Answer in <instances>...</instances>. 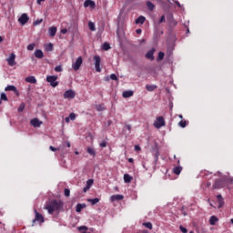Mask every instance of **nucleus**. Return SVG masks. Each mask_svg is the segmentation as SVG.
<instances>
[{"label":"nucleus","instance_id":"1","mask_svg":"<svg viewBox=\"0 0 233 233\" xmlns=\"http://www.w3.org/2000/svg\"><path fill=\"white\" fill-rule=\"evenodd\" d=\"M63 207V201L61 200H52L47 202L45 205V209L47 210L48 214H54V212H57V210H61Z\"/></svg>","mask_w":233,"mask_h":233},{"label":"nucleus","instance_id":"2","mask_svg":"<svg viewBox=\"0 0 233 233\" xmlns=\"http://www.w3.org/2000/svg\"><path fill=\"white\" fill-rule=\"evenodd\" d=\"M225 187H227V180H225V178H218L215 181V184L213 185V189L225 188Z\"/></svg>","mask_w":233,"mask_h":233},{"label":"nucleus","instance_id":"3","mask_svg":"<svg viewBox=\"0 0 233 233\" xmlns=\"http://www.w3.org/2000/svg\"><path fill=\"white\" fill-rule=\"evenodd\" d=\"M36 221L38 223H45V218L43 217V215L37 212V209H35V219H33L32 227L35 225Z\"/></svg>","mask_w":233,"mask_h":233},{"label":"nucleus","instance_id":"4","mask_svg":"<svg viewBox=\"0 0 233 233\" xmlns=\"http://www.w3.org/2000/svg\"><path fill=\"white\" fill-rule=\"evenodd\" d=\"M46 81H47V83H50L51 86H53L54 88H56V86H57L59 85V82H56L57 81L56 76H46Z\"/></svg>","mask_w":233,"mask_h":233},{"label":"nucleus","instance_id":"5","mask_svg":"<svg viewBox=\"0 0 233 233\" xmlns=\"http://www.w3.org/2000/svg\"><path fill=\"white\" fill-rule=\"evenodd\" d=\"M155 128H161L165 127V118L163 116H157L154 122Z\"/></svg>","mask_w":233,"mask_h":233},{"label":"nucleus","instance_id":"6","mask_svg":"<svg viewBox=\"0 0 233 233\" xmlns=\"http://www.w3.org/2000/svg\"><path fill=\"white\" fill-rule=\"evenodd\" d=\"M83 65V57L79 56L75 63L72 64V68L75 70V72H77L81 68V66Z\"/></svg>","mask_w":233,"mask_h":233},{"label":"nucleus","instance_id":"7","mask_svg":"<svg viewBox=\"0 0 233 233\" xmlns=\"http://www.w3.org/2000/svg\"><path fill=\"white\" fill-rule=\"evenodd\" d=\"M95 61V68L96 72H101V56H95L93 57Z\"/></svg>","mask_w":233,"mask_h":233},{"label":"nucleus","instance_id":"8","mask_svg":"<svg viewBox=\"0 0 233 233\" xmlns=\"http://www.w3.org/2000/svg\"><path fill=\"white\" fill-rule=\"evenodd\" d=\"M28 21H30V17H28V15L25 13L22 14L21 16L18 18V23H20L22 26L26 25Z\"/></svg>","mask_w":233,"mask_h":233},{"label":"nucleus","instance_id":"9","mask_svg":"<svg viewBox=\"0 0 233 233\" xmlns=\"http://www.w3.org/2000/svg\"><path fill=\"white\" fill-rule=\"evenodd\" d=\"M74 97H76V92L73 90H67L64 93L65 99H74Z\"/></svg>","mask_w":233,"mask_h":233},{"label":"nucleus","instance_id":"10","mask_svg":"<svg viewBox=\"0 0 233 233\" xmlns=\"http://www.w3.org/2000/svg\"><path fill=\"white\" fill-rule=\"evenodd\" d=\"M6 61L9 66H15V54L12 53Z\"/></svg>","mask_w":233,"mask_h":233},{"label":"nucleus","instance_id":"11","mask_svg":"<svg viewBox=\"0 0 233 233\" xmlns=\"http://www.w3.org/2000/svg\"><path fill=\"white\" fill-rule=\"evenodd\" d=\"M84 6L85 8H96V2L92 1V0H86L84 2Z\"/></svg>","mask_w":233,"mask_h":233},{"label":"nucleus","instance_id":"12","mask_svg":"<svg viewBox=\"0 0 233 233\" xmlns=\"http://www.w3.org/2000/svg\"><path fill=\"white\" fill-rule=\"evenodd\" d=\"M217 201L218 203V208H222V207H225V199L223 198V196L218 195Z\"/></svg>","mask_w":233,"mask_h":233},{"label":"nucleus","instance_id":"13","mask_svg":"<svg viewBox=\"0 0 233 233\" xmlns=\"http://www.w3.org/2000/svg\"><path fill=\"white\" fill-rule=\"evenodd\" d=\"M32 127H34L35 128H37L39 127H41V125H43V122L39 121L37 118H33L30 121Z\"/></svg>","mask_w":233,"mask_h":233},{"label":"nucleus","instance_id":"14","mask_svg":"<svg viewBox=\"0 0 233 233\" xmlns=\"http://www.w3.org/2000/svg\"><path fill=\"white\" fill-rule=\"evenodd\" d=\"M154 52H156L155 48H152L151 50L147 51L146 54L147 59H150V61H154Z\"/></svg>","mask_w":233,"mask_h":233},{"label":"nucleus","instance_id":"15","mask_svg":"<svg viewBox=\"0 0 233 233\" xmlns=\"http://www.w3.org/2000/svg\"><path fill=\"white\" fill-rule=\"evenodd\" d=\"M48 33H49L50 37H55L56 34H57V27H56V26L49 27Z\"/></svg>","mask_w":233,"mask_h":233},{"label":"nucleus","instance_id":"16","mask_svg":"<svg viewBox=\"0 0 233 233\" xmlns=\"http://www.w3.org/2000/svg\"><path fill=\"white\" fill-rule=\"evenodd\" d=\"M35 56L37 57V59H43V57H45V54L43 53V51L41 49H37L35 52Z\"/></svg>","mask_w":233,"mask_h":233},{"label":"nucleus","instance_id":"17","mask_svg":"<svg viewBox=\"0 0 233 233\" xmlns=\"http://www.w3.org/2000/svg\"><path fill=\"white\" fill-rule=\"evenodd\" d=\"M125 197L123 195H113L111 196V201H121Z\"/></svg>","mask_w":233,"mask_h":233},{"label":"nucleus","instance_id":"18","mask_svg":"<svg viewBox=\"0 0 233 233\" xmlns=\"http://www.w3.org/2000/svg\"><path fill=\"white\" fill-rule=\"evenodd\" d=\"M26 83H31V85H35L37 83V79H35V76H27L25 78Z\"/></svg>","mask_w":233,"mask_h":233},{"label":"nucleus","instance_id":"19","mask_svg":"<svg viewBox=\"0 0 233 233\" xmlns=\"http://www.w3.org/2000/svg\"><path fill=\"white\" fill-rule=\"evenodd\" d=\"M134 96V91L128 90V91H124L122 94V96L125 98L132 97Z\"/></svg>","mask_w":233,"mask_h":233},{"label":"nucleus","instance_id":"20","mask_svg":"<svg viewBox=\"0 0 233 233\" xmlns=\"http://www.w3.org/2000/svg\"><path fill=\"white\" fill-rule=\"evenodd\" d=\"M156 88H157L156 85H146V90H147V92H154Z\"/></svg>","mask_w":233,"mask_h":233},{"label":"nucleus","instance_id":"21","mask_svg":"<svg viewBox=\"0 0 233 233\" xmlns=\"http://www.w3.org/2000/svg\"><path fill=\"white\" fill-rule=\"evenodd\" d=\"M146 6L148 8L150 12H153V10L156 8V5H154V4H152V2L150 1L146 2Z\"/></svg>","mask_w":233,"mask_h":233},{"label":"nucleus","instance_id":"22","mask_svg":"<svg viewBox=\"0 0 233 233\" xmlns=\"http://www.w3.org/2000/svg\"><path fill=\"white\" fill-rule=\"evenodd\" d=\"M5 90V92H17V87L15 86H7Z\"/></svg>","mask_w":233,"mask_h":233},{"label":"nucleus","instance_id":"23","mask_svg":"<svg viewBox=\"0 0 233 233\" xmlns=\"http://www.w3.org/2000/svg\"><path fill=\"white\" fill-rule=\"evenodd\" d=\"M219 219L216 216H211L209 218V225H216Z\"/></svg>","mask_w":233,"mask_h":233},{"label":"nucleus","instance_id":"24","mask_svg":"<svg viewBox=\"0 0 233 233\" xmlns=\"http://www.w3.org/2000/svg\"><path fill=\"white\" fill-rule=\"evenodd\" d=\"M133 179H134V177H132V176H130L129 174L124 175L125 183H130Z\"/></svg>","mask_w":233,"mask_h":233},{"label":"nucleus","instance_id":"25","mask_svg":"<svg viewBox=\"0 0 233 233\" xmlns=\"http://www.w3.org/2000/svg\"><path fill=\"white\" fill-rule=\"evenodd\" d=\"M181 170H183L181 166L173 168V172L176 174V176H179L181 174Z\"/></svg>","mask_w":233,"mask_h":233},{"label":"nucleus","instance_id":"26","mask_svg":"<svg viewBox=\"0 0 233 233\" xmlns=\"http://www.w3.org/2000/svg\"><path fill=\"white\" fill-rule=\"evenodd\" d=\"M147 18L145 16H139L138 18L136 19V25H143L145 23Z\"/></svg>","mask_w":233,"mask_h":233},{"label":"nucleus","instance_id":"27","mask_svg":"<svg viewBox=\"0 0 233 233\" xmlns=\"http://www.w3.org/2000/svg\"><path fill=\"white\" fill-rule=\"evenodd\" d=\"M86 152L87 154H89V156H93V157H96V149L92 147H87Z\"/></svg>","mask_w":233,"mask_h":233},{"label":"nucleus","instance_id":"28","mask_svg":"<svg viewBox=\"0 0 233 233\" xmlns=\"http://www.w3.org/2000/svg\"><path fill=\"white\" fill-rule=\"evenodd\" d=\"M102 48L106 52L108 50H110V44H108V42H105L102 46Z\"/></svg>","mask_w":233,"mask_h":233},{"label":"nucleus","instance_id":"29","mask_svg":"<svg viewBox=\"0 0 233 233\" xmlns=\"http://www.w3.org/2000/svg\"><path fill=\"white\" fill-rule=\"evenodd\" d=\"M95 108L97 112H103V110H105V106L103 105H96Z\"/></svg>","mask_w":233,"mask_h":233},{"label":"nucleus","instance_id":"30","mask_svg":"<svg viewBox=\"0 0 233 233\" xmlns=\"http://www.w3.org/2000/svg\"><path fill=\"white\" fill-rule=\"evenodd\" d=\"M88 28H89V30H91L92 32H96V25H94L93 22H89V23H88Z\"/></svg>","mask_w":233,"mask_h":233},{"label":"nucleus","instance_id":"31","mask_svg":"<svg viewBox=\"0 0 233 233\" xmlns=\"http://www.w3.org/2000/svg\"><path fill=\"white\" fill-rule=\"evenodd\" d=\"M3 101H8V97L6 96V94H5V93L1 94L0 105H1V103H3Z\"/></svg>","mask_w":233,"mask_h":233},{"label":"nucleus","instance_id":"32","mask_svg":"<svg viewBox=\"0 0 233 233\" xmlns=\"http://www.w3.org/2000/svg\"><path fill=\"white\" fill-rule=\"evenodd\" d=\"M89 203H91V205H97V202L99 201V198H90L88 199Z\"/></svg>","mask_w":233,"mask_h":233},{"label":"nucleus","instance_id":"33","mask_svg":"<svg viewBox=\"0 0 233 233\" xmlns=\"http://www.w3.org/2000/svg\"><path fill=\"white\" fill-rule=\"evenodd\" d=\"M165 59V54L163 52L158 53L157 61H163Z\"/></svg>","mask_w":233,"mask_h":233},{"label":"nucleus","instance_id":"34","mask_svg":"<svg viewBox=\"0 0 233 233\" xmlns=\"http://www.w3.org/2000/svg\"><path fill=\"white\" fill-rule=\"evenodd\" d=\"M143 227H146V228H149V230H152V224L150 222H144Z\"/></svg>","mask_w":233,"mask_h":233},{"label":"nucleus","instance_id":"35","mask_svg":"<svg viewBox=\"0 0 233 233\" xmlns=\"http://www.w3.org/2000/svg\"><path fill=\"white\" fill-rule=\"evenodd\" d=\"M85 207L84 204H77L76 205V212H81V210H83V208Z\"/></svg>","mask_w":233,"mask_h":233},{"label":"nucleus","instance_id":"36","mask_svg":"<svg viewBox=\"0 0 233 233\" xmlns=\"http://www.w3.org/2000/svg\"><path fill=\"white\" fill-rule=\"evenodd\" d=\"M178 126H180L181 128H185V127H187V120H181V121L178 123Z\"/></svg>","mask_w":233,"mask_h":233},{"label":"nucleus","instance_id":"37","mask_svg":"<svg viewBox=\"0 0 233 233\" xmlns=\"http://www.w3.org/2000/svg\"><path fill=\"white\" fill-rule=\"evenodd\" d=\"M92 185H94V179H88L86 181V187H88L89 188H91Z\"/></svg>","mask_w":233,"mask_h":233},{"label":"nucleus","instance_id":"38","mask_svg":"<svg viewBox=\"0 0 233 233\" xmlns=\"http://www.w3.org/2000/svg\"><path fill=\"white\" fill-rule=\"evenodd\" d=\"M64 194H65L66 198H70V189L66 188L64 190Z\"/></svg>","mask_w":233,"mask_h":233},{"label":"nucleus","instance_id":"39","mask_svg":"<svg viewBox=\"0 0 233 233\" xmlns=\"http://www.w3.org/2000/svg\"><path fill=\"white\" fill-rule=\"evenodd\" d=\"M34 48H35V44H29L27 46V50L32 51V50H34Z\"/></svg>","mask_w":233,"mask_h":233},{"label":"nucleus","instance_id":"40","mask_svg":"<svg viewBox=\"0 0 233 233\" xmlns=\"http://www.w3.org/2000/svg\"><path fill=\"white\" fill-rule=\"evenodd\" d=\"M25 110V103H21L18 107V112H23Z\"/></svg>","mask_w":233,"mask_h":233},{"label":"nucleus","instance_id":"41","mask_svg":"<svg viewBox=\"0 0 233 233\" xmlns=\"http://www.w3.org/2000/svg\"><path fill=\"white\" fill-rule=\"evenodd\" d=\"M55 72H63V67H61V66H56L55 67Z\"/></svg>","mask_w":233,"mask_h":233},{"label":"nucleus","instance_id":"42","mask_svg":"<svg viewBox=\"0 0 233 233\" xmlns=\"http://www.w3.org/2000/svg\"><path fill=\"white\" fill-rule=\"evenodd\" d=\"M46 50H48V52H52V50H54V45L49 44V45L46 46Z\"/></svg>","mask_w":233,"mask_h":233},{"label":"nucleus","instance_id":"43","mask_svg":"<svg viewBox=\"0 0 233 233\" xmlns=\"http://www.w3.org/2000/svg\"><path fill=\"white\" fill-rule=\"evenodd\" d=\"M110 79H112V81H117V76H116V74H111Z\"/></svg>","mask_w":233,"mask_h":233},{"label":"nucleus","instance_id":"44","mask_svg":"<svg viewBox=\"0 0 233 233\" xmlns=\"http://www.w3.org/2000/svg\"><path fill=\"white\" fill-rule=\"evenodd\" d=\"M78 230H84V232H86V230H88V228L86 226H81L80 228H78Z\"/></svg>","mask_w":233,"mask_h":233},{"label":"nucleus","instance_id":"45","mask_svg":"<svg viewBox=\"0 0 233 233\" xmlns=\"http://www.w3.org/2000/svg\"><path fill=\"white\" fill-rule=\"evenodd\" d=\"M157 159H159V151H156L155 153V161L157 163Z\"/></svg>","mask_w":233,"mask_h":233},{"label":"nucleus","instance_id":"46","mask_svg":"<svg viewBox=\"0 0 233 233\" xmlns=\"http://www.w3.org/2000/svg\"><path fill=\"white\" fill-rule=\"evenodd\" d=\"M179 228H180V230H181L183 233L188 232V229H187V228H185V227H183V226H180Z\"/></svg>","mask_w":233,"mask_h":233},{"label":"nucleus","instance_id":"47","mask_svg":"<svg viewBox=\"0 0 233 233\" xmlns=\"http://www.w3.org/2000/svg\"><path fill=\"white\" fill-rule=\"evenodd\" d=\"M69 118L71 119V121H74L76 119V114L75 113H70Z\"/></svg>","mask_w":233,"mask_h":233},{"label":"nucleus","instance_id":"48","mask_svg":"<svg viewBox=\"0 0 233 233\" xmlns=\"http://www.w3.org/2000/svg\"><path fill=\"white\" fill-rule=\"evenodd\" d=\"M99 146L102 147V148H106V141H102L100 144H99Z\"/></svg>","mask_w":233,"mask_h":233},{"label":"nucleus","instance_id":"49","mask_svg":"<svg viewBox=\"0 0 233 233\" xmlns=\"http://www.w3.org/2000/svg\"><path fill=\"white\" fill-rule=\"evenodd\" d=\"M49 150H51L52 152H57L58 149L54 147L53 146H50Z\"/></svg>","mask_w":233,"mask_h":233},{"label":"nucleus","instance_id":"50","mask_svg":"<svg viewBox=\"0 0 233 233\" xmlns=\"http://www.w3.org/2000/svg\"><path fill=\"white\" fill-rule=\"evenodd\" d=\"M43 23V19H41V20H36V21H35L34 22V25H41Z\"/></svg>","mask_w":233,"mask_h":233},{"label":"nucleus","instance_id":"51","mask_svg":"<svg viewBox=\"0 0 233 233\" xmlns=\"http://www.w3.org/2000/svg\"><path fill=\"white\" fill-rule=\"evenodd\" d=\"M159 23H165V15L160 17Z\"/></svg>","mask_w":233,"mask_h":233},{"label":"nucleus","instance_id":"52","mask_svg":"<svg viewBox=\"0 0 233 233\" xmlns=\"http://www.w3.org/2000/svg\"><path fill=\"white\" fill-rule=\"evenodd\" d=\"M88 190H90V187H88V186H86V187L83 188V192H88Z\"/></svg>","mask_w":233,"mask_h":233},{"label":"nucleus","instance_id":"53","mask_svg":"<svg viewBox=\"0 0 233 233\" xmlns=\"http://www.w3.org/2000/svg\"><path fill=\"white\" fill-rule=\"evenodd\" d=\"M135 150H136V152H139V150H141V147L135 146Z\"/></svg>","mask_w":233,"mask_h":233},{"label":"nucleus","instance_id":"54","mask_svg":"<svg viewBox=\"0 0 233 233\" xmlns=\"http://www.w3.org/2000/svg\"><path fill=\"white\" fill-rule=\"evenodd\" d=\"M66 32H68V29L66 28L61 29V34H66Z\"/></svg>","mask_w":233,"mask_h":233},{"label":"nucleus","instance_id":"55","mask_svg":"<svg viewBox=\"0 0 233 233\" xmlns=\"http://www.w3.org/2000/svg\"><path fill=\"white\" fill-rule=\"evenodd\" d=\"M126 127H127V130H128L129 132H130V130H132V126L127 125Z\"/></svg>","mask_w":233,"mask_h":233},{"label":"nucleus","instance_id":"56","mask_svg":"<svg viewBox=\"0 0 233 233\" xmlns=\"http://www.w3.org/2000/svg\"><path fill=\"white\" fill-rule=\"evenodd\" d=\"M45 1H46V0H37L36 3H37V5H41V3L45 2Z\"/></svg>","mask_w":233,"mask_h":233},{"label":"nucleus","instance_id":"57","mask_svg":"<svg viewBox=\"0 0 233 233\" xmlns=\"http://www.w3.org/2000/svg\"><path fill=\"white\" fill-rule=\"evenodd\" d=\"M65 121H66V123H70V117H66Z\"/></svg>","mask_w":233,"mask_h":233},{"label":"nucleus","instance_id":"58","mask_svg":"<svg viewBox=\"0 0 233 233\" xmlns=\"http://www.w3.org/2000/svg\"><path fill=\"white\" fill-rule=\"evenodd\" d=\"M137 34H141V32H143L141 29H137L136 30Z\"/></svg>","mask_w":233,"mask_h":233},{"label":"nucleus","instance_id":"59","mask_svg":"<svg viewBox=\"0 0 233 233\" xmlns=\"http://www.w3.org/2000/svg\"><path fill=\"white\" fill-rule=\"evenodd\" d=\"M66 145L68 148H70L71 145H70V142H66Z\"/></svg>","mask_w":233,"mask_h":233},{"label":"nucleus","instance_id":"60","mask_svg":"<svg viewBox=\"0 0 233 233\" xmlns=\"http://www.w3.org/2000/svg\"><path fill=\"white\" fill-rule=\"evenodd\" d=\"M110 125H112V121H111V120H108V121H107V127H110Z\"/></svg>","mask_w":233,"mask_h":233},{"label":"nucleus","instance_id":"61","mask_svg":"<svg viewBox=\"0 0 233 233\" xmlns=\"http://www.w3.org/2000/svg\"><path fill=\"white\" fill-rule=\"evenodd\" d=\"M129 163H134V158H128Z\"/></svg>","mask_w":233,"mask_h":233},{"label":"nucleus","instance_id":"62","mask_svg":"<svg viewBox=\"0 0 233 233\" xmlns=\"http://www.w3.org/2000/svg\"><path fill=\"white\" fill-rule=\"evenodd\" d=\"M145 41H146L145 39L140 40V44L143 45V43H145Z\"/></svg>","mask_w":233,"mask_h":233},{"label":"nucleus","instance_id":"63","mask_svg":"<svg viewBox=\"0 0 233 233\" xmlns=\"http://www.w3.org/2000/svg\"><path fill=\"white\" fill-rule=\"evenodd\" d=\"M4 39L3 36L0 35V43H3Z\"/></svg>","mask_w":233,"mask_h":233},{"label":"nucleus","instance_id":"64","mask_svg":"<svg viewBox=\"0 0 233 233\" xmlns=\"http://www.w3.org/2000/svg\"><path fill=\"white\" fill-rule=\"evenodd\" d=\"M142 233H148V231H147V230H143V231H142Z\"/></svg>","mask_w":233,"mask_h":233}]
</instances>
